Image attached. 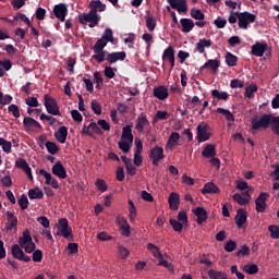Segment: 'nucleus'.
Here are the masks:
<instances>
[{
	"instance_id": "3",
	"label": "nucleus",
	"mask_w": 279,
	"mask_h": 279,
	"mask_svg": "<svg viewBox=\"0 0 279 279\" xmlns=\"http://www.w3.org/2000/svg\"><path fill=\"white\" fill-rule=\"evenodd\" d=\"M99 21H101V16H99V14L92 9L88 13H82L78 15V23H81V25H86V23H89L88 27L92 28L97 27V25H99Z\"/></svg>"
},
{
	"instance_id": "9",
	"label": "nucleus",
	"mask_w": 279,
	"mask_h": 279,
	"mask_svg": "<svg viewBox=\"0 0 279 279\" xmlns=\"http://www.w3.org/2000/svg\"><path fill=\"white\" fill-rule=\"evenodd\" d=\"M52 14L61 21V23H64L66 21V14H69V8L65 3H59L53 7Z\"/></svg>"
},
{
	"instance_id": "22",
	"label": "nucleus",
	"mask_w": 279,
	"mask_h": 279,
	"mask_svg": "<svg viewBox=\"0 0 279 279\" xmlns=\"http://www.w3.org/2000/svg\"><path fill=\"white\" fill-rule=\"evenodd\" d=\"M170 210H178L180 208V194L172 192L168 197Z\"/></svg>"
},
{
	"instance_id": "38",
	"label": "nucleus",
	"mask_w": 279,
	"mask_h": 279,
	"mask_svg": "<svg viewBox=\"0 0 279 279\" xmlns=\"http://www.w3.org/2000/svg\"><path fill=\"white\" fill-rule=\"evenodd\" d=\"M257 92H258V85L251 84L245 87L244 97H247V99H252L254 98V93H257Z\"/></svg>"
},
{
	"instance_id": "40",
	"label": "nucleus",
	"mask_w": 279,
	"mask_h": 279,
	"mask_svg": "<svg viewBox=\"0 0 279 279\" xmlns=\"http://www.w3.org/2000/svg\"><path fill=\"white\" fill-rule=\"evenodd\" d=\"M236 62H239V57L232 54V52L226 53V64L227 66H236Z\"/></svg>"
},
{
	"instance_id": "32",
	"label": "nucleus",
	"mask_w": 279,
	"mask_h": 279,
	"mask_svg": "<svg viewBox=\"0 0 279 279\" xmlns=\"http://www.w3.org/2000/svg\"><path fill=\"white\" fill-rule=\"evenodd\" d=\"M89 9L94 12H106V4L101 0H93L89 2Z\"/></svg>"
},
{
	"instance_id": "39",
	"label": "nucleus",
	"mask_w": 279,
	"mask_h": 279,
	"mask_svg": "<svg viewBox=\"0 0 279 279\" xmlns=\"http://www.w3.org/2000/svg\"><path fill=\"white\" fill-rule=\"evenodd\" d=\"M45 145L48 154H51V156H56V154L60 151V147H58V144H56L54 142L48 141Z\"/></svg>"
},
{
	"instance_id": "52",
	"label": "nucleus",
	"mask_w": 279,
	"mask_h": 279,
	"mask_svg": "<svg viewBox=\"0 0 279 279\" xmlns=\"http://www.w3.org/2000/svg\"><path fill=\"white\" fill-rule=\"evenodd\" d=\"M129 219L130 221H134V219H136V206L132 199H129Z\"/></svg>"
},
{
	"instance_id": "16",
	"label": "nucleus",
	"mask_w": 279,
	"mask_h": 279,
	"mask_svg": "<svg viewBox=\"0 0 279 279\" xmlns=\"http://www.w3.org/2000/svg\"><path fill=\"white\" fill-rule=\"evenodd\" d=\"M162 60L170 62V66L171 69H173L175 66V50L173 49L172 46H169L168 48H166L163 50L162 53Z\"/></svg>"
},
{
	"instance_id": "23",
	"label": "nucleus",
	"mask_w": 279,
	"mask_h": 279,
	"mask_svg": "<svg viewBox=\"0 0 279 279\" xmlns=\"http://www.w3.org/2000/svg\"><path fill=\"white\" fill-rule=\"evenodd\" d=\"M69 136V129L66 126H60L57 132H54V138L58 143H66V137Z\"/></svg>"
},
{
	"instance_id": "56",
	"label": "nucleus",
	"mask_w": 279,
	"mask_h": 279,
	"mask_svg": "<svg viewBox=\"0 0 279 279\" xmlns=\"http://www.w3.org/2000/svg\"><path fill=\"white\" fill-rule=\"evenodd\" d=\"M245 274H248L250 276H254V274H258V265H246L244 266Z\"/></svg>"
},
{
	"instance_id": "49",
	"label": "nucleus",
	"mask_w": 279,
	"mask_h": 279,
	"mask_svg": "<svg viewBox=\"0 0 279 279\" xmlns=\"http://www.w3.org/2000/svg\"><path fill=\"white\" fill-rule=\"evenodd\" d=\"M58 234L69 241L70 239H73V229L71 227H65V229H61Z\"/></svg>"
},
{
	"instance_id": "50",
	"label": "nucleus",
	"mask_w": 279,
	"mask_h": 279,
	"mask_svg": "<svg viewBox=\"0 0 279 279\" xmlns=\"http://www.w3.org/2000/svg\"><path fill=\"white\" fill-rule=\"evenodd\" d=\"M15 167L17 169H22V171H27V169L31 168L29 163H27V160L21 157L16 159Z\"/></svg>"
},
{
	"instance_id": "57",
	"label": "nucleus",
	"mask_w": 279,
	"mask_h": 279,
	"mask_svg": "<svg viewBox=\"0 0 279 279\" xmlns=\"http://www.w3.org/2000/svg\"><path fill=\"white\" fill-rule=\"evenodd\" d=\"M47 16V10L43 9L41 7L37 8L35 11V17L37 21H45V17Z\"/></svg>"
},
{
	"instance_id": "26",
	"label": "nucleus",
	"mask_w": 279,
	"mask_h": 279,
	"mask_svg": "<svg viewBox=\"0 0 279 279\" xmlns=\"http://www.w3.org/2000/svg\"><path fill=\"white\" fill-rule=\"evenodd\" d=\"M178 141H180V133L172 132L170 136L168 137V142L166 144V149H169L170 151L178 145Z\"/></svg>"
},
{
	"instance_id": "59",
	"label": "nucleus",
	"mask_w": 279,
	"mask_h": 279,
	"mask_svg": "<svg viewBox=\"0 0 279 279\" xmlns=\"http://www.w3.org/2000/svg\"><path fill=\"white\" fill-rule=\"evenodd\" d=\"M14 21H19V19L21 21H23V23H26L28 27H32V21H29V17H27V15H25V13H17V15H15Z\"/></svg>"
},
{
	"instance_id": "10",
	"label": "nucleus",
	"mask_w": 279,
	"mask_h": 279,
	"mask_svg": "<svg viewBox=\"0 0 279 279\" xmlns=\"http://www.w3.org/2000/svg\"><path fill=\"white\" fill-rule=\"evenodd\" d=\"M267 199H269V193L262 192L255 199L256 213H265L267 210Z\"/></svg>"
},
{
	"instance_id": "55",
	"label": "nucleus",
	"mask_w": 279,
	"mask_h": 279,
	"mask_svg": "<svg viewBox=\"0 0 279 279\" xmlns=\"http://www.w3.org/2000/svg\"><path fill=\"white\" fill-rule=\"evenodd\" d=\"M268 232H270L271 239H279V226L278 225H270L268 227Z\"/></svg>"
},
{
	"instance_id": "19",
	"label": "nucleus",
	"mask_w": 279,
	"mask_h": 279,
	"mask_svg": "<svg viewBox=\"0 0 279 279\" xmlns=\"http://www.w3.org/2000/svg\"><path fill=\"white\" fill-rule=\"evenodd\" d=\"M52 173L57 178H60L61 180H66V168L62 165V161H57L52 166Z\"/></svg>"
},
{
	"instance_id": "54",
	"label": "nucleus",
	"mask_w": 279,
	"mask_h": 279,
	"mask_svg": "<svg viewBox=\"0 0 279 279\" xmlns=\"http://www.w3.org/2000/svg\"><path fill=\"white\" fill-rule=\"evenodd\" d=\"M19 206L22 210H27L29 206V199H27V195L23 194L19 199Z\"/></svg>"
},
{
	"instance_id": "2",
	"label": "nucleus",
	"mask_w": 279,
	"mask_h": 279,
	"mask_svg": "<svg viewBox=\"0 0 279 279\" xmlns=\"http://www.w3.org/2000/svg\"><path fill=\"white\" fill-rule=\"evenodd\" d=\"M271 113H264L260 118L258 116L251 119V125L252 130L254 132H258V130H268V128H271Z\"/></svg>"
},
{
	"instance_id": "27",
	"label": "nucleus",
	"mask_w": 279,
	"mask_h": 279,
	"mask_svg": "<svg viewBox=\"0 0 279 279\" xmlns=\"http://www.w3.org/2000/svg\"><path fill=\"white\" fill-rule=\"evenodd\" d=\"M201 193L203 195H209V194H217L219 193V187L217 186V184L213 183V182H208L204 185V187L201 190Z\"/></svg>"
},
{
	"instance_id": "64",
	"label": "nucleus",
	"mask_w": 279,
	"mask_h": 279,
	"mask_svg": "<svg viewBox=\"0 0 279 279\" xmlns=\"http://www.w3.org/2000/svg\"><path fill=\"white\" fill-rule=\"evenodd\" d=\"M236 250V242L230 240L225 244L226 252H234Z\"/></svg>"
},
{
	"instance_id": "13",
	"label": "nucleus",
	"mask_w": 279,
	"mask_h": 279,
	"mask_svg": "<svg viewBox=\"0 0 279 279\" xmlns=\"http://www.w3.org/2000/svg\"><path fill=\"white\" fill-rule=\"evenodd\" d=\"M7 222H5V230L7 232H12L13 230H16L19 228V218L14 216L12 211H7Z\"/></svg>"
},
{
	"instance_id": "53",
	"label": "nucleus",
	"mask_w": 279,
	"mask_h": 279,
	"mask_svg": "<svg viewBox=\"0 0 279 279\" xmlns=\"http://www.w3.org/2000/svg\"><path fill=\"white\" fill-rule=\"evenodd\" d=\"M132 143L122 140L121 142L118 143V147L119 149H121V151H123V154H128V151H130Z\"/></svg>"
},
{
	"instance_id": "60",
	"label": "nucleus",
	"mask_w": 279,
	"mask_h": 279,
	"mask_svg": "<svg viewBox=\"0 0 279 279\" xmlns=\"http://www.w3.org/2000/svg\"><path fill=\"white\" fill-rule=\"evenodd\" d=\"M90 107L94 113L101 114V105L96 99L92 100Z\"/></svg>"
},
{
	"instance_id": "63",
	"label": "nucleus",
	"mask_w": 279,
	"mask_h": 279,
	"mask_svg": "<svg viewBox=\"0 0 279 279\" xmlns=\"http://www.w3.org/2000/svg\"><path fill=\"white\" fill-rule=\"evenodd\" d=\"M68 252L70 255L77 254V252H80V245H77V243H69Z\"/></svg>"
},
{
	"instance_id": "44",
	"label": "nucleus",
	"mask_w": 279,
	"mask_h": 279,
	"mask_svg": "<svg viewBox=\"0 0 279 279\" xmlns=\"http://www.w3.org/2000/svg\"><path fill=\"white\" fill-rule=\"evenodd\" d=\"M169 117H171V114H169L168 111H157L154 119H153V122L156 123V121H165L167 119H169Z\"/></svg>"
},
{
	"instance_id": "43",
	"label": "nucleus",
	"mask_w": 279,
	"mask_h": 279,
	"mask_svg": "<svg viewBox=\"0 0 279 279\" xmlns=\"http://www.w3.org/2000/svg\"><path fill=\"white\" fill-rule=\"evenodd\" d=\"M0 147H2V150L5 154H10L12 151V142H9L3 137H0Z\"/></svg>"
},
{
	"instance_id": "58",
	"label": "nucleus",
	"mask_w": 279,
	"mask_h": 279,
	"mask_svg": "<svg viewBox=\"0 0 279 279\" xmlns=\"http://www.w3.org/2000/svg\"><path fill=\"white\" fill-rule=\"evenodd\" d=\"M214 25H216V27L218 29H223V27H226V25H228V21L221 16H218L215 21H214Z\"/></svg>"
},
{
	"instance_id": "12",
	"label": "nucleus",
	"mask_w": 279,
	"mask_h": 279,
	"mask_svg": "<svg viewBox=\"0 0 279 279\" xmlns=\"http://www.w3.org/2000/svg\"><path fill=\"white\" fill-rule=\"evenodd\" d=\"M11 254L13 258H16L17 260H22L23 263H29L32 260V257L28 255H25L23 252V248L19 244H14L11 248Z\"/></svg>"
},
{
	"instance_id": "47",
	"label": "nucleus",
	"mask_w": 279,
	"mask_h": 279,
	"mask_svg": "<svg viewBox=\"0 0 279 279\" xmlns=\"http://www.w3.org/2000/svg\"><path fill=\"white\" fill-rule=\"evenodd\" d=\"M32 242L33 240H32V235L29 234V230L26 229L23 232V236L20 238V245L24 247V245H27V243H32Z\"/></svg>"
},
{
	"instance_id": "45",
	"label": "nucleus",
	"mask_w": 279,
	"mask_h": 279,
	"mask_svg": "<svg viewBox=\"0 0 279 279\" xmlns=\"http://www.w3.org/2000/svg\"><path fill=\"white\" fill-rule=\"evenodd\" d=\"M209 279H226L228 275L223 271L210 269L208 271Z\"/></svg>"
},
{
	"instance_id": "61",
	"label": "nucleus",
	"mask_w": 279,
	"mask_h": 279,
	"mask_svg": "<svg viewBox=\"0 0 279 279\" xmlns=\"http://www.w3.org/2000/svg\"><path fill=\"white\" fill-rule=\"evenodd\" d=\"M118 252H119V258L125 259L130 256V251L122 245L118 247Z\"/></svg>"
},
{
	"instance_id": "7",
	"label": "nucleus",
	"mask_w": 279,
	"mask_h": 279,
	"mask_svg": "<svg viewBox=\"0 0 279 279\" xmlns=\"http://www.w3.org/2000/svg\"><path fill=\"white\" fill-rule=\"evenodd\" d=\"M210 126L206 123H201L196 128V138L198 143H206V141H210Z\"/></svg>"
},
{
	"instance_id": "14",
	"label": "nucleus",
	"mask_w": 279,
	"mask_h": 279,
	"mask_svg": "<svg viewBox=\"0 0 279 279\" xmlns=\"http://www.w3.org/2000/svg\"><path fill=\"white\" fill-rule=\"evenodd\" d=\"M125 51H120V52H106L105 51V60L109 62V64H114L119 62V60L123 61L126 58Z\"/></svg>"
},
{
	"instance_id": "34",
	"label": "nucleus",
	"mask_w": 279,
	"mask_h": 279,
	"mask_svg": "<svg viewBox=\"0 0 279 279\" xmlns=\"http://www.w3.org/2000/svg\"><path fill=\"white\" fill-rule=\"evenodd\" d=\"M211 97L218 99V101H228L230 95L227 92H219V89L211 90Z\"/></svg>"
},
{
	"instance_id": "31",
	"label": "nucleus",
	"mask_w": 279,
	"mask_h": 279,
	"mask_svg": "<svg viewBox=\"0 0 279 279\" xmlns=\"http://www.w3.org/2000/svg\"><path fill=\"white\" fill-rule=\"evenodd\" d=\"M219 64V60L209 59L203 66H201V71H204L205 69H210L214 73H217Z\"/></svg>"
},
{
	"instance_id": "62",
	"label": "nucleus",
	"mask_w": 279,
	"mask_h": 279,
	"mask_svg": "<svg viewBox=\"0 0 279 279\" xmlns=\"http://www.w3.org/2000/svg\"><path fill=\"white\" fill-rule=\"evenodd\" d=\"M8 111L11 112L15 119H19V117H21V111L19 110V106L16 105H10L8 107Z\"/></svg>"
},
{
	"instance_id": "17",
	"label": "nucleus",
	"mask_w": 279,
	"mask_h": 279,
	"mask_svg": "<svg viewBox=\"0 0 279 279\" xmlns=\"http://www.w3.org/2000/svg\"><path fill=\"white\" fill-rule=\"evenodd\" d=\"M168 3L172 8V10H177L179 13L187 12L189 10V4L186 3V0H168Z\"/></svg>"
},
{
	"instance_id": "33",
	"label": "nucleus",
	"mask_w": 279,
	"mask_h": 279,
	"mask_svg": "<svg viewBox=\"0 0 279 279\" xmlns=\"http://www.w3.org/2000/svg\"><path fill=\"white\" fill-rule=\"evenodd\" d=\"M120 228L122 230L121 234L122 236H130L131 231H130V225H128V220L125 218H118Z\"/></svg>"
},
{
	"instance_id": "6",
	"label": "nucleus",
	"mask_w": 279,
	"mask_h": 279,
	"mask_svg": "<svg viewBox=\"0 0 279 279\" xmlns=\"http://www.w3.org/2000/svg\"><path fill=\"white\" fill-rule=\"evenodd\" d=\"M271 56V48L267 44L255 43L251 48V56H255L256 58H263V56Z\"/></svg>"
},
{
	"instance_id": "41",
	"label": "nucleus",
	"mask_w": 279,
	"mask_h": 279,
	"mask_svg": "<svg viewBox=\"0 0 279 279\" xmlns=\"http://www.w3.org/2000/svg\"><path fill=\"white\" fill-rule=\"evenodd\" d=\"M216 111L219 114H222L227 121L234 122V114L230 110L219 107V108H217Z\"/></svg>"
},
{
	"instance_id": "30",
	"label": "nucleus",
	"mask_w": 279,
	"mask_h": 279,
	"mask_svg": "<svg viewBox=\"0 0 279 279\" xmlns=\"http://www.w3.org/2000/svg\"><path fill=\"white\" fill-rule=\"evenodd\" d=\"M206 47H213V40L205 38L199 39L198 43L196 44V51H198V53H204L206 51Z\"/></svg>"
},
{
	"instance_id": "28",
	"label": "nucleus",
	"mask_w": 279,
	"mask_h": 279,
	"mask_svg": "<svg viewBox=\"0 0 279 279\" xmlns=\"http://www.w3.org/2000/svg\"><path fill=\"white\" fill-rule=\"evenodd\" d=\"M145 125H149V120H147L146 114L141 113V116L137 118V123L135 125V130H137V132H144Z\"/></svg>"
},
{
	"instance_id": "15",
	"label": "nucleus",
	"mask_w": 279,
	"mask_h": 279,
	"mask_svg": "<svg viewBox=\"0 0 279 279\" xmlns=\"http://www.w3.org/2000/svg\"><path fill=\"white\" fill-rule=\"evenodd\" d=\"M153 95L156 99H159V101H165V99L169 97V89L165 85H159L154 87Z\"/></svg>"
},
{
	"instance_id": "48",
	"label": "nucleus",
	"mask_w": 279,
	"mask_h": 279,
	"mask_svg": "<svg viewBox=\"0 0 279 279\" xmlns=\"http://www.w3.org/2000/svg\"><path fill=\"white\" fill-rule=\"evenodd\" d=\"M169 223L174 232H182V230H184V225L173 218L169 220Z\"/></svg>"
},
{
	"instance_id": "8",
	"label": "nucleus",
	"mask_w": 279,
	"mask_h": 279,
	"mask_svg": "<svg viewBox=\"0 0 279 279\" xmlns=\"http://www.w3.org/2000/svg\"><path fill=\"white\" fill-rule=\"evenodd\" d=\"M149 158L153 161L154 167H158L160 161L165 158V148L155 146L149 153Z\"/></svg>"
},
{
	"instance_id": "1",
	"label": "nucleus",
	"mask_w": 279,
	"mask_h": 279,
	"mask_svg": "<svg viewBox=\"0 0 279 279\" xmlns=\"http://www.w3.org/2000/svg\"><path fill=\"white\" fill-rule=\"evenodd\" d=\"M108 43H114V33L112 28H106L102 33L101 38H99L93 47L94 54L93 60H96L98 64L106 61V47Z\"/></svg>"
},
{
	"instance_id": "21",
	"label": "nucleus",
	"mask_w": 279,
	"mask_h": 279,
	"mask_svg": "<svg viewBox=\"0 0 279 279\" xmlns=\"http://www.w3.org/2000/svg\"><path fill=\"white\" fill-rule=\"evenodd\" d=\"M247 222V211L243 208L238 209L236 216H235V225L238 228H243L245 223Z\"/></svg>"
},
{
	"instance_id": "35",
	"label": "nucleus",
	"mask_w": 279,
	"mask_h": 279,
	"mask_svg": "<svg viewBox=\"0 0 279 279\" xmlns=\"http://www.w3.org/2000/svg\"><path fill=\"white\" fill-rule=\"evenodd\" d=\"M28 197L29 199H43L45 197V193L41 192L40 189H31L28 191Z\"/></svg>"
},
{
	"instance_id": "46",
	"label": "nucleus",
	"mask_w": 279,
	"mask_h": 279,
	"mask_svg": "<svg viewBox=\"0 0 279 279\" xmlns=\"http://www.w3.org/2000/svg\"><path fill=\"white\" fill-rule=\"evenodd\" d=\"M95 186L100 193H106V191H108V183H106V180L104 179H97L95 181Z\"/></svg>"
},
{
	"instance_id": "29",
	"label": "nucleus",
	"mask_w": 279,
	"mask_h": 279,
	"mask_svg": "<svg viewBox=\"0 0 279 279\" xmlns=\"http://www.w3.org/2000/svg\"><path fill=\"white\" fill-rule=\"evenodd\" d=\"M202 156L204 158H215V156H217V149L215 148V145L207 144L202 150Z\"/></svg>"
},
{
	"instance_id": "24",
	"label": "nucleus",
	"mask_w": 279,
	"mask_h": 279,
	"mask_svg": "<svg viewBox=\"0 0 279 279\" xmlns=\"http://www.w3.org/2000/svg\"><path fill=\"white\" fill-rule=\"evenodd\" d=\"M181 23V32L183 34H189L190 32H193V27H195V22L191 19L183 17L180 20Z\"/></svg>"
},
{
	"instance_id": "18",
	"label": "nucleus",
	"mask_w": 279,
	"mask_h": 279,
	"mask_svg": "<svg viewBox=\"0 0 279 279\" xmlns=\"http://www.w3.org/2000/svg\"><path fill=\"white\" fill-rule=\"evenodd\" d=\"M24 128L26 130H31L32 132H35V130H43V125H40V122L36 121V119L32 117H26L23 120Z\"/></svg>"
},
{
	"instance_id": "4",
	"label": "nucleus",
	"mask_w": 279,
	"mask_h": 279,
	"mask_svg": "<svg viewBox=\"0 0 279 279\" xmlns=\"http://www.w3.org/2000/svg\"><path fill=\"white\" fill-rule=\"evenodd\" d=\"M44 106L48 112V114H52L53 117H61L62 113L60 112V107L58 106V101L56 98L49 96V94H46L44 96Z\"/></svg>"
},
{
	"instance_id": "5",
	"label": "nucleus",
	"mask_w": 279,
	"mask_h": 279,
	"mask_svg": "<svg viewBox=\"0 0 279 279\" xmlns=\"http://www.w3.org/2000/svg\"><path fill=\"white\" fill-rule=\"evenodd\" d=\"M238 21L240 29H247L250 23H256V14L244 11L238 14Z\"/></svg>"
},
{
	"instance_id": "42",
	"label": "nucleus",
	"mask_w": 279,
	"mask_h": 279,
	"mask_svg": "<svg viewBox=\"0 0 279 279\" xmlns=\"http://www.w3.org/2000/svg\"><path fill=\"white\" fill-rule=\"evenodd\" d=\"M190 14H191L192 19H194L195 21H204V19H206V15L199 9L193 8L191 10Z\"/></svg>"
},
{
	"instance_id": "37",
	"label": "nucleus",
	"mask_w": 279,
	"mask_h": 279,
	"mask_svg": "<svg viewBox=\"0 0 279 279\" xmlns=\"http://www.w3.org/2000/svg\"><path fill=\"white\" fill-rule=\"evenodd\" d=\"M145 20H146V27L149 32H154V29H156V20H154V15H151V13H147L145 15Z\"/></svg>"
},
{
	"instance_id": "36",
	"label": "nucleus",
	"mask_w": 279,
	"mask_h": 279,
	"mask_svg": "<svg viewBox=\"0 0 279 279\" xmlns=\"http://www.w3.org/2000/svg\"><path fill=\"white\" fill-rule=\"evenodd\" d=\"M270 130L276 136H279V116H274L270 120Z\"/></svg>"
},
{
	"instance_id": "51",
	"label": "nucleus",
	"mask_w": 279,
	"mask_h": 279,
	"mask_svg": "<svg viewBox=\"0 0 279 279\" xmlns=\"http://www.w3.org/2000/svg\"><path fill=\"white\" fill-rule=\"evenodd\" d=\"M233 199H234V202L240 204V206H247V204H250V198H245L243 195H241L239 193H235L233 195Z\"/></svg>"
},
{
	"instance_id": "11",
	"label": "nucleus",
	"mask_w": 279,
	"mask_h": 279,
	"mask_svg": "<svg viewBox=\"0 0 279 279\" xmlns=\"http://www.w3.org/2000/svg\"><path fill=\"white\" fill-rule=\"evenodd\" d=\"M143 142L141 138H135V154L133 158V162L135 167H141L143 165Z\"/></svg>"
},
{
	"instance_id": "20",
	"label": "nucleus",
	"mask_w": 279,
	"mask_h": 279,
	"mask_svg": "<svg viewBox=\"0 0 279 279\" xmlns=\"http://www.w3.org/2000/svg\"><path fill=\"white\" fill-rule=\"evenodd\" d=\"M193 214L197 217L196 223H198V226H202V223L206 222L208 219V211H206L204 207H196L193 209Z\"/></svg>"
},
{
	"instance_id": "25",
	"label": "nucleus",
	"mask_w": 279,
	"mask_h": 279,
	"mask_svg": "<svg viewBox=\"0 0 279 279\" xmlns=\"http://www.w3.org/2000/svg\"><path fill=\"white\" fill-rule=\"evenodd\" d=\"M121 141H126L128 143H134V134H132V125L128 124L123 126Z\"/></svg>"
}]
</instances>
